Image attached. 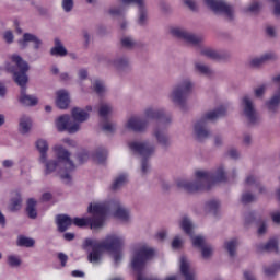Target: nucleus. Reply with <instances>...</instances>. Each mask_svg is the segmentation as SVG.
Listing matches in <instances>:
<instances>
[{"label":"nucleus","mask_w":280,"mask_h":280,"mask_svg":"<svg viewBox=\"0 0 280 280\" xmlns=\"http://www.w3.org/2000/svg\"><path fill=\"white\" fill-rule=\"evenodd\" d=\"M35 148L39 152V163L44 166L45 176H58L62 183L69 185L73 180V172H75V164L71 161V153L62 147V144H56L52 147V151L56 154V159L48 160L47 152H49V142L46 139L39 138L35 141Z\"/></svg>","instance_id":"1"},{"label":"nucleus","mask_w":280,"mask_h":280,"mask_svg":"<svg viewBox=\"0 0 280 280\" xmlns=\"http://www.w3.org/2000/svg\"><path fill=\"white\" fill-rule=\"evenodd\" d=\"M124 244H126V236H124V234L112 233L102 242L93 238H86L83 243V248L84 250H92L89 254V261L91 264H100V261H102V250H108V253H112L115 264H119L122 257L121 248H124Z\"/></svg>","instance_id":"2"},{"label":"nucleus","mask_w":280,"mask_h":280,"mask_svg":"<svg viewBox=\"0 0 280 280\" xmlns=\"http://www.w3.org/2000/svg\"><path fill=\"white\" fill-rule=\"evenodd\" d=\"M9 60L10 61L5 63V69L9 73H13L14 81L22 89L18 97L20 104H22V106H38V96L25 92V84H27L26 73L30 71V66L16 54L10 55Z\"/></svg>","instance_id":"3"},{"label":"nucleus","mask_w":280,"mask_h":280,"mask_svg":"<svg viewBox=\"0 0 280 280\" xmlns=\"http://www.w3.org/2000/svg\"><path fill=\"white\" fill-rule=\"evenodd\" d=\"M222 180H226V172L224 171V166H219L214 173L197 170L192 179L179 178L176 185L179 189L194 194L196 191H202V189H211L213 183H222Z\"/></svg>","instance_id":"4"},{"label":"nucleus","mask_w":280,"mask_h":280,"mask_svg":"<svg viewBox=\"0 0 280 280\" xmlns=\"http://www.w3.org/2000/svg\"><path fill=\"white\" fill-rule=\"evenodd\" d=\"M88 211L92 214V218H74L72 224L80 228L90 225L92 231L102 229L104 222H106V205L102 200H94L89 206Z\"/></svg>","instance_id":"5"},{"label":"nucleus","mask_w":280,"mask_h":280,"mask_svg":"<svg viewBox=\"0 0 280 280\" xmlns=\"http://www.w3.org/2000/svg\"><path fill=\"white\" fill-rule=\"evenodd\" d=\"M161 117H163V109L149 107L144 109L142 116H130L125 122V128L133 130V132H145L150 121L161 119Z\"/></svg>","instance_id":"6"},{"label":"nucleus","mask_w":280,"mask_h":280,"mask_svg":"<svg viewBox=\"0 0 280 280\" xmlns=\"http://www.w3.org/2000/svg\"><path fill=\"white\" fill-rule=\"evenodd\" d=\"M226 115V107L221 105L220 107L206 113L201 119L197 120L194 125V135L202 141V139H207L210 132L207 129V121H215V119H220V117H224Z\"/></svg>","instance_id":"7"},{"label":"nucleus","mask_w":280,"mask_h":280,"mask_svg":"<svg viewBox=\"0 0 280 280\" xmlns=\"http://www.w3.org/2000/svg\"><path fill=\"white\" fill-rule=\"evenodd\" d=\"M191 91H194V81L190 78H184L172 88L168 93V100L175 106L183 108Z\"/></svg>","instance_id":"8"},{"label":"nucleus","mask_w":280,"mask_h":280,"mask_svg":"<svg viewBox=\"0 0 280 280\" xmlns=\"http://www.w3.org/2000/svg\"><path fill=\"white\" fill-rule=\"evenodd\" d=\"M129 148L136 154H140L141 161V174H148L150 172V163L148 159L156 151V145L152 140L132 141L129 143Z\"/></svg>","instance_id":"9"},{"label":"nucleus","mask_w":280,"mask_h":280,"mask_svg":"<svg viewBox=\"0 0 280 280\" xmlns=\"http://www.w3.org/2000/svg\"><path fill=\"white\" fill-rule=\"evenodd\" d=\"M241 110L243 117L248 121V124L255 125L259 124L261 120V116H259V112H257V107L255 106V102L250 96H243L241 100Z\"/></svg>","instance_id":"10"},{"label":"nucleus","mask_w":280,"mask_h":280,"mask_svg":"<svg viewBox=\"0 0 280 280\" xmlns=\"http://www.w3.org/2000/svg\"><path fill=\"white\" fill-rule=\"evenodd\" d=\"M105 205L106 213L113 211L114 218L121 220L122 222H128L130 220V210L126 208L118 199L112 201H102Z\"/></svg>","instance_id":"11"},{"label":"nucleus","mask_w":280,"mask_h":280,"mask_svg":"<svg viewBox=\"0 0 280 280\" xmlns=\"http://www.w3.org/2000/svg\"><path fill=\"white\" fill-rule=\"evenodd\" d=\"M168 34L175 38H180V40L188 43V45H198V43H202V36L189 33L180 26H170Z\"/></svg>","instance_id":"12"},{"label":"nucleus","mask_w":280,"mask_h":280,"mask_svg":"<svg viewBox=\"0 0 280 280\" xmlns=\"http://www.w3.org/2000/svg\"><path fill=\"white\" fill-rule=\"evenodd\" d=\"M55 128L58 132H69V135L80 132V124L71 121V116L67 114L55 119Z\"/></svg>","instance_id":"13"},{"label":"nucleus","mask_w":280,"mask_h":280,"mask_svg":"<svg viewBox=\"0 0 280 280\" xmlns=\"http://www.w3.org/2000/svg\"><path fill=\"white\" fill-rule=\"evenodd\" d=\"M192 246L195 248H200L201 258L206 261L213 257V253H215V248L213 245L207 243V240L202 235H197V237H192Z\"/></svg>","instance_id":"14"},{"label":"nucleus","mask_w":280,"mask_h":280,"mask_svg":"<svg viewBox=\"0 0 280 280\" xmlns=\"http://www.w3.org/2000/svg\"><path fill=\"white\" fill-rule=\"evenodd\" d=\"M203 3L215 12V14H224L228 19H233V7L222 0H203Z\"/></svg>","instance_id":"15"},{"label":"nucleus","mask_w":280,"mask_h":280,"mask_svg":"<svg viewBox=\"0 0 280 280\" xmlns=\"http://www.w3.org/2000/svg\"><path fill=\"white\" fill-rule=\"evenodd\" d=\"M91 113H93V106L91 105H88L85 108L73 107L71 109V117L73 119L72 124H79V130H81L82 124H84V121H89Z\"/></svg>","instance_id":"16"},{"label":"nucleus","mask_w":280,"mask_h":280,"mask_svg":"<svg viewBox=\"0 0 280 280\" xmlns=\"http://www.w3.org/2000/svg\"><path fill=\"white\" fill-rule=\"evenodd\" d=\"M30 43H32L34 49H40V47H43V39L32 33H25L23 37L18 42L21 49H25Z\"/></svg>","instance_id":"17"},{"label":"nucleus","mask_w":280,"mask_h":280,"mask_svg":"<svg viewBox=\"0 0 280 280\" xmlns=\"http://www.w3.org/2000/svg\"><path fill=\"white\" fill-rule=\"evenodd\" d=\"M179 270L186 280H196V270L191 268V262L185 256L179 258Z\"/></svg>","instance_id":"18"},{"label":"nucleus","mask_w":280,"mask_h":280,"mask_svg":"<svg viewBox=\"0 0 280 280\" xmlns=\"http://www.w3.org/2000/svg\"><path fill=\"white\" fill-rule=\"evenodd\" d=\"M55 104L60 110H67L69 104H71V96L67 90H59L56 92Z\"/></svg>","instance_id":"19"},{"label":"nucleus","mask_w":280,"mask_h":280,"mask_svg":"<svg viewBox=\"0 0 280 280\" xmlns=\"http://www.w3.org/2000/svg\"><path fill=\"white\" fill-rule=\"evenodd\" d=\"M178 226L186 233V235H189L191 243H194V237H198V235L194 234V229H196V225L191 221V219L187 215H184L178 221Z\"/></svg>","instance_id":"20"},{"label":"nucleus","mask_w":280,"mask_h":280,"mask_svg":"<svg viewBox=\"0 0 280 280\" xmlns=\"http://www.w3.org/2000/svg\"><path fill=\"white\" fill-rule=\"evenodd\" d=\"M34 126V121L32 120V117L28 115H22L19 119V132L21 135H30L32 132V128Z\"/></svg>","instance_id":"21"},{"label":"nucleus","mask_w":280,"mask_h":280,"mask_svg":"<svg viewBox=\"0 0 280 280\" xmlns=\"http://www.w3.org/2000/svg\"><path fill=\"white\" fill-rule=\"evenodd\" d=\"M205 211H206V213L213 215V218H218V215H220V213H222V206L220 205V201H218V200H210V201L206 202Z\"/></svg>","instance_id":"22"},{"label":"nucleus","mask_w":280,"mask_h":280,"mask_svg":"<svg viewBox=\"0 0 280 280\" xmlns=\"http://www.w3.org/2000/svg\"><path fill=\"white\" fill-rule=\"evenodd\" d=\"M50 54L57 58H65V56H69V51L59 38L55 39V46L50 49Z\"/></svg>","instance_id":"23"},{"label":"nucleus","mask_w":280,"mask_h":280,"mask_svg":"<svg viewBox=\"0 0 280 280\" xmlns=\"http://www.w3.org/2000/svg\"><path fill=\"white\" fill-rule=\"evenodd\" d=\"M153 136L155 137L158 143H160V145H163V148H167V145L172 143V140L170 139V136L167 135V132H165V130L156 128L153 130Z\"/></svg>","instance_id":"24"},{"label":"nucleus","mask_w":280,"mask_h":280,"mask_svg":"<svg viewBox=\"0 0 280 280\" xmlns=\"http://www.w3.org/2000/svg\"><path fill=\"white\" fill-rule=\"evenodd\" d=\"M23 207V199L21 198V192L19 190H14L11 192V201L9 205L10 211H19Z\"/></svg>","instance_id":"25"},{"label":"nucleus","mask_w":280,"mask_h":280,"mask_svg":"<svg viewBox=\"0 0 280 280\" xmlns=\"http://www.w3.org/2000/svg\"><path fill=\"white\" fill-rule=\"evenodd\" d=\"M58 230L61 231V233H65L71 224H73V219H70L67 214H59L56 218Z\"/></svg>","instance_id":"26"},{"label":"nucleus","mask_w":280,"mask_h":280,"mask_svg":"<svg viewBox=\"0 0 280 280\" xmlns=\"http://www.w3.org/2000/svg\"><path fill=\"white\" fill-rule=\"evenodd\" d=\"M128 57L121 56L107 60V66L113 67L114 69H124V67H128Z\"/></svg>","instance_id":"27"},{"label":"nucleus","mask_w":280,"mask_h":280,"mask_svg":"<svg viewBox=\"0 0 280 280\" xmlns=\"http://www.w3.org/2000/svg\"><path fill=\"white\" fill-rule=\"evenodd\" d=\"M240 245V242H237V238H232L230 241H225L223 244L224 250H228L230 257H235V253H237V246Z\"/></svg>","instance_id":"28"},{"label":"nucleus","mask_w":280,"mask_h":280,"mask_svg":"<svg viewBox=\"0 0 280 280\" xmlns=\"http://www.w3.org/2000/svg\"><path fill=\"white\" fill-rule=\"evenodd\" d=\"M16 244L23 248H34V246H36V240L25 235H20L18 237Z\"/></svg>","instance_id":"29"},{"label":"nucleus","mask_w":280,"mask_h":280,"mask_svg":"<svg viewBox=\"0 0 280 280\" xmlns=\"http://www.w3.org/2000/svg\"><path fill=\"white\" fill-rule=\"evenodd\" d=\"M138 24L141 26L148 25V10L145 9V2L138 5Z\"/></svg>","instance_id":"30"},{"label":"nucleus","mask_w":280,"mask_h":280,"mask_svg":"<svg viewBox=\"0 0 280 280\" xmlns=\"http://www.w3.org/2000/svg\"><path fill=\"white\" fill-rule=\"evenodd\" d=\"M36 205L37 201L34 198L28 199L26 202V212L28 218L32 220H35V218L38 215V212L36 211Z\"/></svg>","instance_id":"31"},{"label":"nucleus","mask_w":280,"mask_h":280,"mask_svg":"<svg viewBox=\"0 0 280 280\" xmlns=\"http://www.w3.org/2000/svg\"><path fill=\"white\" fill-rule=\"evenodd\" d=\"M7 264L10 266V268H21L23 265V259H21V256L16 254H10L7 257Z\"/></svg>","instance_id":"32"},{"label":"nucleus","mask_w":280,"mask_h":280,"mask_svg":"<svg viewBox=\"0 0 280 280\" xmlns=\"http://www.w3.org/2000/svg\"><path fill=\"white\" fill-rule=\"evenodd\" d=\"M126 183H128V174H120L114 179L112 184V189H120V187H124Z\"/></svg>","instance_id":"33"},{"label":"nucleus","mask_w":280,"mask_h":280,"mask_svg":"<svg viewBox=\"0 0 280 280\" xmlns=\"http://www.w3.org/2000/svg\"><path fill=\"white\" fill-rule=\"evenodd\" d=\"M92 88L97 95H104V93H106V84H104V81L100 79L92 80Z\"/></svg>","instance_id":"34"},{"label":"nucleus","mask_w":280,"mask_h":280,"mask_svg":"<svg viewBox=\"0 0 280 280\" xmlns=\"http://www.w3.org/2000/svg\"><path fill=\"white\" fill-rule=\"evenodd\" d=\"M98 115L100 117H103V119H106L108 115H113V105L108 103H101L98 108Z\"/></svg>","instance_id":"35"},{"label":"nucleus","mask_w":280,"mask_h":280,"mask_svg":"<svg viewBox=\"0 0 280 280\" xmlns=\"http://www.w3.org/2000/svg\"><path fill=\"white\" fill-rule=\"evenodd\" d=\"M260 250H268V253H278L279 252V242L272 238L265 245L260 246Z\"/></svg>","instance_id":"36"},{"label":"nucleus","mask_w":280,"mask_h":280,"mask_svg":"<svg viewBox=\"0 0 280 280\" xmlns=\"http://www.w3.org/2000/svg\"><path fill=\"white\" fill-rule=\"evenodd\" d=\"M107 156L108 152L106 151V149L97 150L94 154H92V159L93 161H95V163H104Z\"/></svg>","instance_id":"37"},{"label":"nucleus","mask_w":280,"mask_h":280,"mask_svg":"<svg viewBox=\"0 0 280 280\" xmlns=\"http://www.w3.org/2000/svg\"><path fill=\"white\" fill-rule=\"evenodd\" d=\"M120 43L126 49H135L137 47V40L132 36H122Z\"/></svg>","instance_id":"38"},{"label":"nucleus","mask_w":280,"mask_h":280,"mask_svg":"<svg viewBox=\"0 0 280 280\" xmlns=\"http://www.w3.org/2000/svg\"><path fill=\"white\" fill-rule=\"evenodd\" d=\"M195 69L198 73H201L202 75H210L211 73V68L202 62H196Z\"/></svg>","instance_id":"39"},{"label":"nucleus","mask_w":280,"mask_h":280,"mask_svg":"<svg viewBox=\"0 0 280 280\" xmlns=\"http://www.w3.org/2000/svg\"><path fill=\"white\" fill-rule=\"evenodd\" d=\"M260 58L262 59L264 65H266V62H275L278 57L273 51H268L260 55Z\"/></svg>","instance_id":"40"},{"label":"nucleus","mask_w":280,"mask_h":280,"mask_svg":"<svg viewBox=\"0 0 280 280\" xmlns=\"http://www.w3.org/2000/svg\"><path fill=\"white\" fill-rule=\"evenodd\" d=\"M75 5V2L73 0H61V8L63 12H72L73 8Z\"/></svg>","instance_id":"41"},{"label":"nucleus","mask_w":280,"mask_h":280,"mask_svg":"<svg viewBox=\"0 0 280 280\" xmlns=\"http://www.w3.org/2000/svg\"><path fill=\"white\" fill-rule=\"evenodd\" d=\"M249 67L253 69H259L264 65V60L261 59V56L253 57L248 61Z\"/></svg>","instance_id":"42"},{"label":"nucleus","mask_w":280,"mask_h":280,"mask_svg":"<svg viewBox=\"0 0 280 280\" xmlns=\"http://www.w3.org/2000/svg\"><path fill=\"white\" fill-rule=\"evenodd\" d=\"M202 55L206 56L207 58H211L212 60H218V58H220V55L218 54V51L211 48H205L202 50Z\"/></svg>","instance_id":"43"},{"label":"nucleus","mask_w":280,"mask_h":280,"mask_svg":"<svg viewBox=\"0 0 280 280\" xmlns=\"http://www.w3.org/2000/svg\"><path fill=\"white\" fill-rule=\"evenodd\" d=\"M16 162L12 159H4L1 161V167L3 170H14Z\"/></svg>","instance_id":"44"},{"label":"nucleus","mask_w":280,"mask_h":280,"mask_svg":"<svg viewBox=\"0 0 280 280\" xmlns=\"http://www.w3.org/2000/svg\"><path fill=\"white\" fill-rule=\"evenodd\" d=\"M185 244V241L180 236H175L172 241V248L174 250H178V248H183V245Z\"/></svg>","instance_id":"45"},{"label":"nucleus","mask_w":280,"mask_h":280,"mask_svg":"<svg viewBox=\"0 0 280 280\" xmlns=\"http://www.w3.org/2000/svg\"><path fill=\"white\" fill-rule=\"evenodd\" d=\"M268 90V86L266 84L259 85L254 90L255 97L261 98L264 95H266V91Z\"/></svg>","instance_id":"46"},{"label":"nucleus","mask_w":280,"mask_h":280,"mask_svg":"<svg viewBox=\"0 0 280 280\" xmlns=\"http://www.w3.org/2000/svg\"><path fill=\"white\" fill-rule=\"evenodd\" d=\"M260 8H261V4L259 2H253L252 4L245 8V12L255 14V12H259Z\"/></svg>","instance_id":"47"},{"label":"nucleus","mask_w":280,"mask_h":280,"mask_svg":"<svg viewBox=\"0 0 280 280\" xmlns=\"http://www.w3.org/2000/svg\"><path fill=\"white\" fill-rule=\"evenodd\" d=\"M107 12L110 16H121L124 14V10L119 7H112Z\"/></svg>","instance_id":"48"},{"label":"nucleus","mask_w":280,"mask_h":280,"mask_svg":"<svg viewBox=\"0 0 280 280\" xmlns=\"http://www.w3.org/2000/svg\"><path fill=\"white\" fill-rule=\"evenodd\" d=\"M116 126H115V124H113V122H104L103 125H102V129L105 131V132H115V130H116Z\"/></svg>","instance_id":"49"},{"label":"nucleus","mask_w":280,"mask_h":280,"mask_svg":"<svg viewBox=\"0 0 280 280\" xmlns=\"http://www.w3.org/2000/svg\"><path fill=\"white\" fill-rule=\"evenodd\" d=\"M155 240H159V242H163L164 240H167V230L162 229L158 231V233L155 234Z\"/></svg>","instance_id":"50"},{"label":"nucleus","mask_w":280,"mask_h":280,"mask_svg":"<svg viewBox=\"0 0 280 280\" xmlns=\"http://www.w3.org/2000/svg\"><path fill=\"white\" fill-rule=\"evenodd\" d=\"M241 200H242V202H244V205H246L248 202H253V200H255V196L250 192H244L242 195Z\"/></svg>","instance_id":"51"},{"label":"nucleus","mask_w":280,"mask_h":280,"mask_svg":"<svg viewBox=\"0 0 280 280\" xmlns=\"http://www.w3.org/2000/svg\"><path fill=\"white\" fill-rule=\"evenodd\" d=\"M77 75L79 80H86L89 78V70L86 68H80Z\"/></svg>","instance_id":"52"},{"label":"nucleus","mask_w":280,"mask_h":280,"mask_svg":"<svg viewBox=\"0 0 280 280\" xmlns=\"http://www.w3.org/2000/svg\"><path fill=\"white\" fill-rule=\"evenodd\" d=\"M182 3H184L186 8H189V10L198 9V4L196 3V0H182Z\"/></svg>","instance_id":"53"},{"label":"nucleus","mask_w":280,"mask_h":280,"mask_svg":"<svg viewBox=\"0 0 280 280\" xmlns=\"http://www.w3.org/2000/svg\"><path fill=\"white\" fill-rule=\"evenodd\" d=\"M3 39L5 40V43H14V34L12 33V31H5L3 33Z\"/></svg>","instance_id":"54"},{"label":"nucleus","mask_w":280,"mask_h":280,"mask_svg":"<svg viewBox=\"0 0 280 280\" xmlns=\"http://www.w3.org/2000/svg\"><path fill=\"white\" fill-rule=\"evenodd\" d=\"M265 275L266 277H275L277 275V267H266Z\"/></svg>","instance_id":"55"},{"label":"nucleus","mask_w":280,"mask_h":280,"mask_svg":"<svg viewBox=\"0 0 280 280\" xmlns=\"http://www.w3.org/2000/svg\"><path fill=\"white\" fill-rule=\"evenodd\" d=\"M90 156H91V153L89 151H83L80 153L79 160L81 163H84V161H89Z\"/></svg>","instance_id":"56"},{"label":"nucleus","mask_w":280,"mask_h":280,"mask_svg":"<svg viewBox=\"0 0 280 280\" xmlns=\"http://www.w3.org/2000/svg\"><path fill=\"white\" fill-rule=\"evenodd\" d=\"M122 3H125L126 5H130V3H135L138 8V5H141L142 3L145 2V0H121Z\"/></svg>","instance_id":"57"},{"label":"nucleus","mask_w":280,"mask_h":280,"mask_svg":"<svg viewBox=\"0 0 280 280\" xmlns=\"http://www.w3.org/2000/svg\"><path fill=\"white\" fill-rule=\"evenodd\" d=\"M271 219L275 224H280V211L271 212Z\"/></svg>","instance_id":"58"},{"label":"nucleus","mask_w":280,"mask_h":280,"mask_svg":"<svg viewBox=\"0 0 280 280\" xmlns=\"http://www.w3.org/2000/svg\"><path fill=\"white\" fill-rule=\"evenodd\" d=\"M271 3H275V14L276 16H280V0H269Z\"/></svg>","instance_id":"59"},{"label":"nucleus","mask_w":280,"mask_h":280,"mask_svg":"<svg viewBox=\"0 0 280 280\" xmlns=\"http://www.w3.org/2000/svg\"><path fill=\"white\" fill-rule=\"evenodd\" d=\"M58 259L61 261V266H67L69 257L66 254H58Z\"/></svg>","instance_id":"60"},{"label":"nucleus","mask_w":280,"mask_h":280,"mask_svg":"<svg viewBox=\"0 0 280 280\" xmlns=\"http://www.w3.org/2000/svg\"><path fill=\"white\" fill-rule=\"evenodd\" d=\"M266 231H268V225L266 224V222L260 223L258 226L259 235H264V233H266Z\"/></svg>","instance_id":"61"},{"label":"nucleus","mask_w":280,"mask_h":280,"mask_svg":"<svg viewBox=\"0 0 280 280\" xmlns=\"http://www.w3.org/2000/svg\"><path fill=\"white\" fill-rule=\"evenodd\" d=\"M266 33L268 36H276L277 35V28L275 26H267Z\"/></svg>","instance_id":"62"},{"label":"nucleus","mask_w":280,"mask_h":280,"mask_svg":"<svg viewBox=\"0 0 280 280\" xmlns=\"http://www.w3.org/2000/svg\"><path fill=\"white\" fill-rule=\"evenodd\" d=\"M71 79H72V77H71V74H69V72H62L60 74V80H62L63 82H69V80H71Z\"/></svg>","instance_id":"63"},{"label":"nucleus","mask_w":280,"mask_h":280,"mask_svg":"<svg viewBox=\"0 0 280 280\" xmlns=\"http://www.w3.org/2000/svg\"><path fill=\"white\" fill-rule=\"evenodd\" d=\"M244 279L245 280H256L255 276L250 271H245L244 272Z\"/></svg>","instance_id":"64"}]
</instances>
